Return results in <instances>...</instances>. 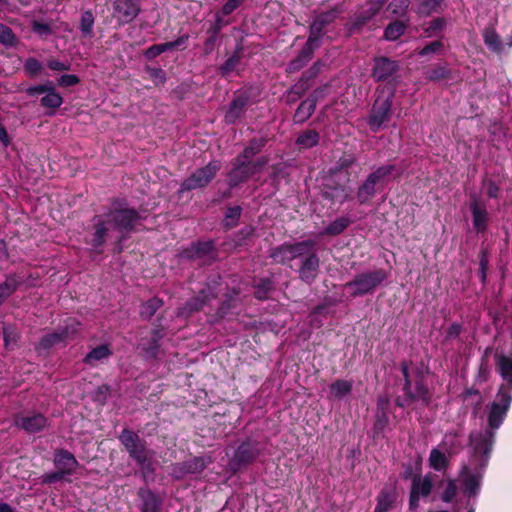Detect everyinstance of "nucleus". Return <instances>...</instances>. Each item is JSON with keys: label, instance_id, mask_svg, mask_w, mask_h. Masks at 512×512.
I'll list each match as a JSON object with an SVG mask.
<instances>
[{"label": "nucleus", "instance_id": "nucleus-37", "mask_svg": "<svg viewBox=\"0 0 512 512\" xmlns=\"http://www.w3.org/2000/svg\"><path fill=\"white\" fill-rule=\"evenodd\" d=\"M430 466L437 471L446 469L448 458L445 453L441 452L438 448L432 449L429 456Z\"/></svg>", "mask_w": 512, "mask_h": 512}, {"label": "nucleus", "instance_id": "nucleus-50", "mask_svg": "<svg viewBox=\"0 0 512 512\" xmlns=\"http://www.w3.org/2000/svg\"><path fill=\"white\" fill-rule=\"evenodd\" d=\"M24 69L29 76L34 77L42 71L43 66L37 59L28 58L25 61Z\"/></svg>", "mask_w": 512, "mask_h": 512}, {"label": "nucleus", "instance_id": "nucleus-24", "mask_svg": "<svg viewBox=\"0 0 512 512\" xmlns=\"http://www.w3.org/2000/svg\"><path fill=\"white\" fill-rule=\"evenodd\" d=\"M288 253H289V262L300 258L302 256H306L309 254L315 247V242L312 240H306L296 243H288Z\"/></svg>", "mask_w": 512, "mask_h": 512}, {"label": "nucleus", "instance_id": "nucleus-45", "mask_svg": "<svg viewBox=\"0 0 512 512\" xmlns=\"http://www.w3.org/2000/svg\"><path fill=\"white\" fill-rule=\"evenodd\" d=\"M288 243H284L270 250L269 256L277 263L286 264L289 262Z\"/></svg>", "mask_w": 512, "mask_h": 512}, {"label": "nucleus", "instance_id": "nucleus-25", "mask_svg": "<svg viewBox=\"0 0 512 512\" xmlns=\"http://www.w3.org/2000/svg\"><path fill=\"white\" fill-rule=\"evenodd\" d=\"M288 253H289V262L300 258L302 256H306L309 254L315 247V242L312 240H306L296 243H288Z\"/></svg>", "mask_w": 512, "mask_h": 512}, {"label": "nucleus", "instance_id": "nucleus-49", "mask_svg": "<svg viewBox=\"0 0 512 512\" xmlns=\"http://www.w3.org/2000/svg\"><path fill=\"white\" fill-rule=\"evenodd\" d=\"M17 42V38L13 30L0 23V43L5 46H14Z\"/></svg>", "mask_w": 512, "mask_h": 512}, {"label": "nucleus", "instance_id": "nucleus-15", "mask_svg": "<svg viewBox=\"0 0 512 512\" xmlns=\"http://www.w3.org/2000/svg\"><path fill=\"white\" fill-rule=\"evenodd\" d=\"M320 260L313 249L303 259L299 268V277L306 283H312L319 273Z\"/></svg>", "mask_w": 512, "mask_h": 512}, {"label": "nucleus", "instance_id": "nucleus-1", "mask_svg": "<svg viewBox=\"0 0 512 512\" xmlns=\"http://www.w3.org/2000/svg\"><path fill=\"white\" fill-rule=\"evenodd\" d=\"M511 400L512 396L507 386H501L489 410V429L485 430L484 435L473 433L470 436L473 456L469 460V463L462 467L460 472L463 490L468 497L475 496L479 491L481 470L487 462V454L490 451L494 437L493 430L498 429L502 424Z\"/></svg>", "mask_w": 512, "mask_h": 512}, {"label": "nucleus", "instance_id": "nucleus-63", "mask_svg": "<svg viewBox=\"0 0 512 512\" xmlns=\"http://www.w3.org/2000/svg\"><path fill=\"white\" fill-rule=\"evenodd\" d=\"M483 184L487 189V194L489 197H491V198L498 197L499 187L496 185L495 182L487 179L483 182Z\"/></svg>", "mask_w": 512, "mask_h": 512}, {"label": "nucleus", "instance_id": "nucleus-17", "mask_svg": "<svg viewBox=\"0 0 512 512\" xmlns=\"http://www.w3.org/2000/svg\"><path fill=\"white\" fill-rule=\"evenodd\" d=\"M398 69L397 63L386 57L375 59L372 76L377 81H384L392 76Z\"/></svg>", "mask_w": 512, "mask_h": 512}, {"label": "nucleus", "instance_id": "nucleus-2", "mask_svg": "<svg viewBox=\"0 0 512 512\" xmlns=\"http://www.w3.org/2000/svg\"><path fill=\"white\" fill-rule=\"evenodd\" d=\"M139 219L140 215L135 209L122 208L117 201H114L113 207L107 213L94 217L93 246H102L112 231H118L121 234L119 241L123 240L134 229Z\"/></svg>", "mask_w": 512, "mask_h": 512}, {"label": "nucleus", "instance_id": "nucleus-57", "mask_svg": "<svg viewBox=\"0 0 512 512\" xmlns=\"http://www.w3.org/2000/svg\"><path fill=\"white\" fill-rule=\"evenodd\" d=\"M374 16L370 14L369 10L366 9L362 11L355 19L352 28L353 29H359L365 24H367L371 19H373Z\"/></svg>", "mask_w": 512, "mask_h": 512}, {"label": "nucleus", "instance_id": "nucleus-22", "mask_svg": "<svg viewBox=\"0 0 512 512\" xmlns=\"http://www.w3.org/2000/svg\"><path fill=\"white\" fill-rule=\"evenodd\" d=\"M139 497L142 500V512H159L161 501L152 491L149 489H141L139 491Z\"/></svg>", "mask_w": 512, "mask_h": 512}, {"label": "nucleus", "instance_id": "nucleus-61", "mask_svg": "<svg viewBox=\"0 0 512 512\" xmlns=\"http://www.w3.org/2000/svg\"><path fill=\"white\" fill-rule=\"evenodd\" d=\"M244 0H228L222 7L223 15L227 16L237 9Z\"/></svg>", "mask_w": 512, "mask_h": 512}, {"label": "nucleus", "instance_id": "nucleus-29", "mask_svg": "<svg viewBox=\"0 0 512 512\" xmlns=\"http://www.w3.org/2000/svg\"><path fill=\"white\" fill-rule=\"evenodd\" d=\"M316 109L315 100L306 99L302 101L294 114V121L304 123L308 120Z\"/></svg>", "mask_w": 512, "mask_h": 512}, {"label": "nucleus", "instance_id": "nucleus-43", "mask_svg": "<svg viewBox=\"0 0 512 512\" xmlns=\"http://www.w3.org/2000/svg\"><path fill=\"white\" fill-rule=\"evenodd\" d=\"M162 338V334L159 330L152 332V337L148 345L142 344L143 350L148 357L155 358L159 350V340Z\"/></svg>", "mask_w": 512, "mask_h": 512}, {"label": "nucleus", "instance_id": "nucleus-42", "mask_svg": "<svg viewBox=\"0 0 512 512\" xmlns=\"http://www.w3.org/2000/svg\"><path fill=\"white\" fill-rule=\"evenodd\" d=\"M426 78L430 81H439L443 79H451V70L445 65H438L428 71Z\"/></svg>", "mask_w": 512, "mask_h": 512}, {"label": "nucleus", "instance_id": "nucleus-40", "mask_svg": "<svg viewBox=\"0 0 512 512\" xmlns=\"http://www.w3.org/2000/svg\"><path fill=\"white\" fill-rule=\"evenodd\" d=\"M394 496L389 491H382L377 497V504L374 512H387L391 509Z\"/></svg>", "mask_w": 512, "mask_h": 512}, {"label": "nucleus", "instance_id": "nucleus-30", "mask_svg": "<svg viewBox=\"0 0 512 512\" xmlns=\"http://www.w3.org/2000/svg\"><path fill=\"white\" fill-rule=\"evenodd\" d=\"M63 103L62 96L56 92L55 88L51 86L45 93V96L41 98V105L45 108L52 109L53 111L49 115L54 114V111L59 108Z\"/></svg>", "mask_w": 512, "mask_h": 512}, {"label": "nucleus", "instance_id": "nucleus-41", "mask_svg": "<svg viewBox=\"0 0 512 512\" xmlns=\"http://www.w3.org/2000/svg\"><path fill=\"white\" fill-rule=\"evenodd\" d=\"M18 280L14 275L7 276L5 281L0 285V299H7L18 288Z\"/></svg>", "mask_w": 512, "mask_h": 512}, {"label": "nucleus", "instance_id": "nucleus-33", "mask_svg": "<svg viewBox=\"0 0 512 512\" xmlns=\"http://www.w3.org/2000/svg\"><path fill=\"white\" fill-rule=\"evenodd\" d=\"M484 43L488 48L496 53L502 51V42L494 28L488 27L483 32Z\"/></svg>", "mask_w": 512, "mask_h": 512}, {"label": "nucleus", "instance_id": "nucleus-52", "mask_svg": "<svg viewBox=\"0 0 512 512\" xmlns=\"http://www.w3.org/2000/svg\"><path fill=\"white\" fill-rule=\"evenodd\" d=\"M457 495V486L455 480H449L447 487L442 494V500L446 503H451Z\"/></svg>", "mask_w": 512, "mask_h": 512}, {"label": "nucleus", "instance_id": "nucleus-31", "mask_svg": "<svg viewBox=\"0 0 512 512\" xmlns=\"http://www.w3.org/2000/svg\"><path fill=\"white\" fill-rule=\"evenodd\" d=\"M267 144L266 137L253 138L249 141L248 145L244 148L243 152L237 157H243L251 160L253 156L258 154Z\"/></svg>", "mask_w": 512, "mask_h": 512}, {"label": "nucleus", "instance_id": "nucleus-51", "mask_svg": "<svg viewBox=\"0 0 512 512\" xmlns=\"http://www.w3.org/2000/svg\"><path fill=\"white\" fill-rule=\"evenodd\" d=\"M273 289L272 282L270 280H262L261 283L256 287L255 297L260 300L268 298L269 292Z\"/></svg>", "mask_w": 512, "mask_h": 512}, {"label": "nucleus", "instance_id": "nucleus-36", "mask_svg": "<svg viewBox=\"0 0 512 512\" xmlns=\"http://www.w3.org/2000/svg\"><path fill=\"white\" fill-rule=\"evenodd\" d=\"M409 6L410 0H392L386 11L394 17L401 18L407 14Z\"/></svg>", "mask_w": 512, "mask_h": 512}, {"label": "nucleus", "instance_id": "nucleus-12", "mask_svg": "<svg viewBox=\"0 0 512 512\" xmlns=\"http://www.w3.org/2000/svg\"><path fill=\"white\" fill-rule=\"evenodd\" d=\"M207 465V461L202 457H195L187 462L173 465L171 475L176 479L184 478L189 474L201 473Z\"/></svg>", "mask_w": 512, "mask_h": 512}, {"label": "nucleus", "instance_id": "nucleus-13", "mask_svg": "<svg viewBox=\"0 0 512 512\" xmlns=\"http://www.w3.org/2000/svg\"><path fill=\"white\" fill-rule=\"evenodd\" d=\"M256 454L254 452L253 447L244 442L237 450L234 452L233 457L229 461L228 468L232 473L237 472L242 466H245L252 462L255 458Z\"/></svg>", "mask_w": 512, "mask_h": 512}, {"label": "nucleus", "instance_id": "nucleus-35", "mask_svg": "<svg viewBox=\"0 0 512 512\" xmlns=\"http://www.w3.org/2000/svg\"><path fill=\"white\" fill-rule=\"evenodd\" d=\"M310 78L306 74H303L300 80L293 85V87L289 91V96L291 100L294 101L300 97H302L311 87Z\"/></svg>", "mask_w": 512, "mask_h": 512}, {"label": "nucleus", "instance_id": "nucleus-20", "mask_svg": "<svg viewBox=\"0 0 512 512\" xmlns=\"http://www.w3.org/2000/svg\"><path fill=\"white\" fill-rule=\"evenodd\" d=\"M57 470L61 471L62 474H71L77 467L78 463L73 454L68 451H58L55 454L54 459Z\"/></svg>", "mask_w": 512, "mask_h": 512}, {"label": "nucleus", "instance_id": "nucleus-58", "mask_svg": "<svg viewBox=\"0 0 512 512\" xmlns=\"http://www.w3.org/2000/svg\"><path fill=\"white\" fill-rule=\"evenodd\" d=\"M488 264H489L488 255L485 251H482L479 256V271H480L481 281L483 283H485V281H486V273H487V269H488Z\"/></svg>", "mask_w": 512, "mask_h": 512}, {"label": "nucleus", "instance_id": "nucleus-32", "mask_svg": "<svg viewBox=\"0 0 512 512\" xmlns=\"http://www.w3.org/2000/svg\"><path fill=\"white\" fill-rule=\"evenodd\" d=\"M444 0H418L416 12L421 16H430L441 9Z\"/></svg>", "mask_w": 512, "mask_h": 512}, {"label": "nucleus", "instance_id": "nucleus-8", "mask_svg": "<svg viewBox=\"0 0 512 512\" xmlns=\"http://www.w3.org/2000/svg\"><path fill=\"white\" fill-rule=\"evenodd\" d=\"M120 441L128 450L130 456L143 468L150 465L152 452L142 444L137 434L130 430H124L120 435Z\"/></svg>", "mask_w": 512, "mask_h": 512}, {"label": "nucleus", "instance_id": "nucleus-16", "mask_svg": "<svg viewBox=\"0 0 512 512\" xmlns=\"http://www.w3.org/2000/svg\"><path fill=\"white\" fill-rule=\"evenodd\" d=\"M46 418L41 414L17 416L14 423L17 427L29 433H35L46 426Z\"/></svg>", "mask_w": 512, "mask_h": 512}, {"label": "nucleus", "instance_id": "nucleus-53", "mask_svg": "<svg viewBox=\"0 0 512 512\" xmlns=\"http://www.w3.org/2000/svg\"><path fill=\"white\" fill-rule=\"evenodd\" d=\"M254 235V228L246 227L240 230L234 236V241L236 246H241L245 243L246 240L250 239Z\"/></svg>", "mask_w": 512, "mask_h": 512}, {"label": "nucleus", "instance_id": "nucleus-47", "mask_svg": "<svg viewBox=\"0 0 512 512\" xmlns=\"http://www.w3.org/2000/svg\"><path fill=\"white\" fill-rule=\"evenodd\" d=\"M445 26L446 20L442 17H438L428 22L427 26L424 28V33L426 37H432L443 31Z\"/></svg>", "mask_w": 512, "mask_h": 512}, {"label": "nucleus", "instance_id": "nucleus-6", "mask_svg": "<svg viewBox=\"0 0 512 512\" xmlns=\"http://www.w3.org/2000/svg\"><path fill=\"white\" fill-rule=\"evenodd\" d=\"M394 170V165H384L370 173L364 183L359 187L357 192V199L360 204L367 203L374 196L376 192V186L378 184H382L385 178L388 177Z\"/></svg>", "mask_w": 512, "mask_h": 512}, {"label": "nucleus", "instance_id": "nucleus-21", "mask_svg": "<svg viewBox=\"0 0 512 512\" xmlns=\"http://www.w3.org/2000/svg\"><path fill=\"white\" fill-rule=\"evenodd\" d=\"M79 323L75 320H72L71 324V331H69V327L67 326L63 331L61 332H55L48 335H45L41 341L40 345L44 349L50 348L55 343H58L64 339H66L69 335L74 334L78 331Z\"/></svg>", "mask_w": 512, "mask_h": 512}, {"label": "nucleus", "instance_id": "nucleus-9", "mask_svg": "<svg viewBox=\"0 0 512 512\" xmlns=\"http://www.w3.org/2000/svg\"><path fill=\"white\" fill-rule=\"evenodd\" d=\"M340 13L341 10L338 7H335L329 11L318 14L310 25L308 40L318 45V41L324 28L334 22Z\"/></svg>", "mask_w": 512, "mask_h": 512}, {"label": "nucleus", "instance_id": "nucleus-55", "mask_svg": "<svg viewBox=\"0 0 512 512\" xmlns=\"http://www.w3.org/2000/svg\"><path fill=\"white\" fill-rule=\"evenodd\" d=\"M443 49V43L440 40H436L431 42L430 44L426 45L424 48H422L418 54L420 56H425L431 53H439Z\"/></svg>", "mask_w": 512, "mask_h": 512}, {"label": "nucleus", "instance_id": "nucleus-19", "mask_svg": "<svg viewBox=\"0 0 512 512\" xmlns=\"http://www.w3.org/2000/svg\"><path fill=\"white\" fill-rule=\"evenodd\" d=\"M471 210L475 230L478 232L485 231L488 221V213L485 206L477 198H474L471 203Z\"/></svg>", "mask_w": 512, "mask_h": 512}, {"label": "nucleus", "instance_id": "nucleus-44", "mask_svg": "<svg viewBox=\"0 0 512 512\" xmlns=\"http://www.w3.org/2000/svg\"><path fill=\"white\" fill-rule=\"evenodd\" d=\"M350 224V220L346 217H341L330 223L326 229L325 234L335 236L342 233Z\"/></svg>", "mask_w": 512, "mask_h": 512}, {"label": "nucleus", "instance_id": "nucleus-5", "mask_svg": "<svg viewBox=\"0 0 512 512\" xmlns=\"http://www.w3.org/2000/svg\"><path fill=\"white\" fill-rule=\"evenodd\" d=\"M387 278V272L383 269L374 270L357 275L345 287L351 290V295L361 296L372 292Z\"/></svg>", "mask_w": 512, "mask_h": 512}, {"label": "nucleus", "instance_id": "nucleus-39", "mask_svg": "<svg viewBox=\"0 0 512 512\" xmlns=\"http://www.w3.org/2000/svg\"><path fill=\"white\" fill-rule=\"evenodd\" d=\"M319 142V134L315 130H307L296 140V144L302 148H311Z\"/></svg>", "mask_w": 512, "mask_h": 512}, {"label": "nucleus", "instance_id": "nucleus-62", "mask_svg": "<svg viewBox=\"0 0 512 512\" xmlns=\"http://www.w3.org/2000/svg\"><path fill=\"white\" fill-rule=\"evenodd\" d=\"M350 392V386H332L330 391L331 398H340Z\"/></svg>", "mask_w": 512, "mask_h": 512}, {"label": "nucleus", "instance_id": "nucleus-23", "mask_svg": "<svg viewBox=\"0 0 512 512\" xmlns=\"http://www.w3.org/2000/svg\"><path fill=\"white\" fill-rule=\"evenodd\" d=\"M187 40L188 35H183L175 41L153 45L145 51V56L149 59H153L165 51L173 49L181 44H184Z\"/></svg>", "mask_w": 512, "mask_h": 512}, {"label": "nucleus", "instance_id": "nucleus-28", "mask_svg": "<svg viewBox=\"0 0 512 512\" xmlns=\"http://www.w3.org/2000/svg\"><path fill=\"white\" fill-rule=\"evenodd\" d=\"M162 306L163 300L153 297L141 304L139 315L143 320L149 321Z\"/></svg>", "mask_w": 512, "mask_h": 512}, {"label": "nucleus", "instance_id": "nucleus-59", "mask_svg": "<svg viewBox=\"0 0 512 512\" xmlns=\"http://www.w3.org/2000/svg\"><path fill=\"white\" fill-rule=\"evenodd\" d=\"M147 71L150 77L154 80L156 85L163 84L166 80L165 73L161 68H150L147 67Z\"/></svg>", "mask_w": 512, "mask_h": 512}, {"label": "nucleus", "instance_id": "nucleus-3", "mask_svg": "<svg viewBox=\"0 0 512 512\" xmlns=\"http://www.w3.org/2000/svg\"><path fill=\"white\" fill-rule=\"evenodd\" d=\"M269 158L262 156L255 161L236 157L233 162V168L228 174L229 185L231 187L247 181L254 174L259 173L268 164Z\"/></svg>", "mask_w": 512, "mask_h": 512}, {"label": "nucleus", "instance_id": "nucleus-4", "mask_svg": "<svg viewBox=\"0 0 512 512\" xmlns=\"http://www.w3.org/2000/svg\"><path fill=\"white\" fill-rule=\"evenodd\" d=\"M393 96V91L390 89L378 90L368 121L373 132H377L383 124L390 120Z\"/></svg>", "mask_w": 512, "mask_h": 512}, {"label": "nucleus", "instance_id": "nucleus-60", "mask_svg": "<svg viewBox=\"0 0 512 512\" xmlns=\"http://www.w3.org/2000/svg\"><path fill=\"white\" fill-rule=\"evenodd\" d=\"M78 83H79V78L73 74L62 75L58 80V84L62 87H70V86H74Z\"/></svg>", "mask_w": 512, "mask_h": 512}, {"label": "nucleus", "instance_id": "nucleus-54", "mask_svg": "<svg viewBox=\"0 0 512 512\" xmlns=\"http://www.w3.org/2000/svg\"><path fill=\"white\" fill-rule=\"evenodd\" d=\"M240 62V58L237 55H233L226 60V62L220 67V72L223 76L228 75L232 72Z\"/></svg>", "mask_w": 512, "mask_h": 512}, {"label": "nucleus", "instance_id": "nucleus-48", "mask_svg": "<svg viewBox=\"0 0 512 512\" xmlns=\"http://www.w3.org/2000/svg\"><path fill=\"white\" fill-rule=\"evenodd\" d=\"M241 216V207L235 206L227 209L224 219V226L228 229L235 227Z\"/></svg>", "mask_w": 512, "mask_h": 512}, {"label": "nucleus", "instance_id": "nucleus-10", "mask_svg": "<svg viewBox=\"0 0 512 512\" xmlns=\"http://www.w3.org/2000/svg\"><path fill=\"white\" fill-rule=\"evenodd\" d=\"M139 0H115L114 13L115 16L123 23L133 21L140 13Z\"/></svg>", "mask_w": 512, "mask_h": 512}, {"label": "nucleus", "instance_id": "nucleus-64", "mask_svg": "<svg viewBox=\"0 0 512 512\" xmlns=\"http://www.w3.org/2000/svg\"><path fill=\"white\" fill-rule=\"evenodd\" d=\"M47 65L51 70L55 71H67L70 68L69 64L60 62L56 59H49Z\"/></svg>", "mask_w": 512, "mask_h": 512}, {"label": "nucleus", "instance_id": "nucleus-14", "mask_svg": "<svg viewBox=\"0 0 512 512\" xmlns=\"http://www.w3.org/2000/svg\"><path fill=\"white\" fill-rule=\"evenodd\" d=\"M432 489V481L429 476L414 477L410 493V508L416 509L420 498L427 497Z\"/></svg>", "mask_w": 512, "mask_h": 512}, {"label": "nucleus", "instance_id": "nucleus-38", "mask_svg": "<svg viewBox=\"0 0 512 512\" xmlns=\"http://www.w3.org/2000/svg\"><path fill=\"white\" fill-rule=\"evenodd\" d=\"M496 359L497 366L503 379L512 384V358L505 355H499Z\"/></svg>", "mask_w": 512, "mask_h": 512}, {"label": "nucleus", "instance_id": "nucleus-27", "mask_svg": "<svg viewBox=\"0 0 512 512\" xmlns=\"http://www.w3.org/2000/svg\"><path fill=\"white\" fill-rule=\"evenodd\" d=\"M112 354L108 344H102L92 349L84 358V362L90 366L107 359Z\"/></svg>", "mask_w": 512, "mask_h": 512}, {"label": "nucleus", "instance_id": "nucleus-26", "mask_svg": "<svg viewBox=\"0 0 512 512\" xmlns=\"http://www.w3.org/2000/svg\"><path fill=\"white\" fill-rule=\"evenodd\" d=\"M247 104V99L245 97L239 96L235 98L227 110L225 114V121L228 124H233L237 121V119L241 116L244 111V108Z\"/></svg>", "mask_w": 512, "mask_h": 512}, {"label": "nucleus", "instance_id": "nucleus-11", "mask_svg": "<svg viewBox=\"0 0 512 512\" xmlns=\"http://www.w3.org/2000/svg\"><path fill=\"white\" fill-rule=\"evenodd\" d=\"M185 256L193 260H202L203 262H212L217 257V251L212 242H199L185 250Z\"/></svg>", "mask_w": 512, "mask_h": 512}, {"label": "nucleus", "instance_id": "nucleus-56", "mask_svg": "<svg viewBox=\"0 0 512 512\" xmlns=\"http://www.w3.org/2000/svg\"><path fill=\"white\" fill-rule=\"evenodd\" d=\"M32 30L40 36H49L53 33L50 25L41 23L38 20L32 21Z\"/></svg>", "mask_w": 512, "mask_h": 512}, {"label": "nucleus", "instance_id": "nucleus-18", "mask_svg": "<svg viewBox=\"0 0 512 512\" xmlns=\"http://www.w3.org/2000/svg\"><path fill=\"white\" fill-rule=\"evenodd\" d=\"M318 47V45L314 44L310 40L307 39L304 47L301 49L299 55L290 61L286 68L287 73H295L299 71L301 68L305 66V64L311 60L314 50Z\"/></svg>", "mask_w": 512, "mask_h": 512}, {"label": "nucleus", "instance_id": "nucleus-46", "mask_svg": "<svg viewBox=\"0 0 512 512\" xmlns=\"http://www.w3.org/2000/svg\"><path fill=\"white\" fill-rule=\"evenodd\" d=\"M94 21V15L91 11H85L81 15L80 30L84 36H92Z\"/></svg>", "mask_w": 512, "mask_h": 512}, {"label": "nucleus", "instance_id": "nucleus-34", "mask_svg": "<svg viewBox=\"0 0 512 512\" xmlns=\"http://www.w3.org/2000/svg\"><path fill=\"white\" fill-rule=\"evenodd\" d=\"M407 26L408 25L403 21L391 22L385 28L384 38L389 41L397 40L399 37H401L405 33Z\"/></svg>", "mask_w": 512, "mask_h": 512}, {"label": "nucleus", "instance_id": "nucleus-7", "mask_svg": "<svg viewBox=\"0 0 512 512\" xmlns=\"http://www.w3.org/2000/svg\"><path fill=\"white\" fill-rule=\"evenodd\" d=\"M221 165L218 161H211L206 166L197 169L182 184L180 191H190L207 186L219 171Z\"/></svg>", "mask_w": 512, "mask_h": 512}]
</instances>
